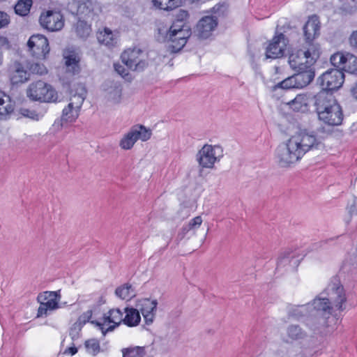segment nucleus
Wrapping results in <instances>:
<instances>
[{
	"label": "nucleus",
	"mask_w": 357,
	"mask_h": 357,
	"mask_svg": "<svg viewBox=\"0 0 357 357\" xmlns=\"http://www.w3.org/2000/svg\"><path fill=\"white\" fill-rule=\"evenodd\" d=\"M318 119L329 126L342 124L344 114L342 107L337 102L332 93L320 91L311 98Z\"/></svg>",
	"instance_id": "obj_1"
},
{
	"label": "nucleus",
	"mask_w": 357,
	"mask_h": 357,
	"mask_svg": "<svg viewBox=\"0 0 357 357\" xmlns=\"http://www.w3.org/2000/svg\"><path fill=\"white\" fill-rule=\"evenodd\" d=\"M346 303L347 296L344 287L336 280L329 284L325 291L313 300L312 305L317 311L336 317V311L342 312L346 309Z\"/></svg>",
	"instance_id": "obj_2"
},
{
	"label": "nucleus",
	"mask_w": 357,
	"mask_h": 357,
	"mask_svg": "<svg viewBox=\"0 0 357 357\" xmlns=\"http://www.w3.org/2000/svg\"><path fill=\"white\" fill-rule=\"evenodd\" d=\"M158 40L171 43L169 48L173 52L180 51L192 34L190 26H183L178 24H172L169 27H158Z\"/></svg>",
	"instance_id": "obj_3"
},
{
	"label": "nucleus",
	"mask_w": 357,
	"mask_h": 357,
	"mask_svg": "<svg viewBox=\"0 0 357 357\" xmlns=\"http://www.w3.org/2000/svg\"><path fill=\"white\" fill-rule=\"evenodd\" d=\"M291 29L290 23H286L282 26L278 25L276 26L274 36L268 41L265 48L266 59H276L284 56L287 47L289 43L287 34Z\"/></svg>",
	"instance_id": "obj_4"
},
{
	"label": "nucleus",
	"mask_w": 357,
	"mask_h": 357,
	"mask_svg": "<svg viewBox=\"0 0 357 357\" xmlns=\"http://www.w3.org/2000/svg\"><path fill=\"white\" fill-rule=\"evenodd\" d=\"M27 97L33 101L55 102L58 99L56 90L49 84L38 80L29 84L26 89Z\"/></svg>",
	"instance_id": "obj_5"
},
{
	"label": "nucleus",
	"mask_w": 357,
	"mask_h": 357,
	"mask_svg": "<svg viewBox=\"0 0 357 357\" xmlns=\"http://www.w3.org/2000/svg\"><path fill=\"white\" fill-rule=\"evenodd\" d=\"M302 154L291 138L275 149V158L281 167H289L301 159Z\"/></svg>",
	"instance_id": "obj_6"
},
{
	"label": "nucleus",
	"mask_w": 357,
	"mask_h": 357,
	"mask_svg": "<svg viewBox=\"0 0 357 357\" xmlns=\"http://www.w3.org/2000/svg\"><path fill=\"white\" fill-rule=\"evenodd\" d=\"M344 81V74L337 68H331L317 78V84L321 86V91L327 93L339 89Z\"/></svg>",
	"instance_id": "obj_7"
},
{
	"label": "nucleus",
	"mask_w": 357,
	"mask_h": 357,
	"mask_svg": "<svg viewBox=\"0 0 357 357\" xmlns=\"http://www.w3.org/2000/svg\"><path fill=\"white\" fill-rule=\"evenodd\" d=\"M152 135L151 130L137 124L131 127L119 142V146L123 150L131 149L138 139L142 142L149 140Z\"/></svg>",
	"instance_id": "obj_8"
},
{
	"label": "nucleus",
	"mask_w": 357,
	"mask_h": 357,
	"mask_svg": "<svg viewBox=\"0 0 357 357\" xmlns=\"http://www.w3.org/2000/svg\"><path fill=\"white\" fill-rule=\"evenodd\" d=\"M121 59L122 62L130 70H144L149 65L146 54L139 48L129 49L124 51Z\"/></svg>",
	"instance_id": "obj_9"
},
{
	"label": "nucleus",
	"mask_w": 357,
	"mask_h": 357,
	"mask_svg": "<svg viewBox=\"0 0 357 357\" xmlns=\"http://www.w3.org/2000/svg\"><path fill=\"white\" fill-rule=\"evenodd\" d=\"M123 313L119 308L110 310L100 321L93 320L91 324L98 326L105 335L107 332L112 331L123 321Z\"/></svg>",
	"instance_id": "obj_10"
},
{
	"label": "nucleus",
	"mask_w": 357,
	"mask_h": 357,
	"mask_svg": "<svg viewBox=\"0 0 357 357\" xmlns=\"http://www.w3.org/2000/svg\"><path fill=\"white\" fill-rule=\"evenodd\" d=\"M27 47L31 54L37 59H45L50 50L48 39L42 34L32 35Z\"/></svg>",
	"instance_id": "obj_11"
},
{
	"label": "nucleus",
	"mask_w": 357,
	"mask_h": 357,
	"mask_svg": "<svg viewBox=\"0 0 357 357\" xmlns=\"http://www.w3.org/2000/svg\"><path fill=\"white\" fill-rule=\"evenodd\" d=\"M291 139L294 141L303 156L310 150L317 148L319 144L314 132L307 130H301L297 135L292 136Z\"/></svg>",
	"instance_id": "obj_12"
},
{
	"label": "nucleus",
	"mask_w": 357,
	"mask_h": 357,
	"mask_svg": "<svg viewBox=\"0 0 357 357\" xmlns=\"http://www.w3.org/2000/svg\"><path fill=\"white\" fill-rule=\"evenodd\" d=\"M41 26L49 31H58L64 26L63 16L61 11L48 10L42 13L39 18Z\"/></svg>",
	"instance_id": "obj_13"
},
{
	"label": "nucleus",
	"mask_w": 357,
	"mask_h": 357,
	"mask_svg": "<svg viewBox=\"0 0 357 357\" xmlns=\"http://www.w3.org/2000/svg\"><path fill=\"white\" fill-rule=\"evenodd\" d=\"M220 149L219 146L205 144L198 151L196 158L199 166L203 168L211 169L214 167L216 161L218 160L216 156L215 150Z\"/></svg>",
	"instance_id": "obj_14"
},
{
	"label": "nucleus",
	"mask_w": 357,
	"mask_h": 357,
	"mask_svg": "<svg viewBox=\"0 0 357 357\" xmlns=\"http://www.w3.org/2000/svg\"><path fill=\"white\" fill-rule=\"evenodd\" d=\"M218 19L215 16L203 17L197 23L195 32L199 38L206 39L218 26Z\"/></svg>",
	"instance_id": "obj_15"
},
{
	"label": "nucleus",
	"mask_w": 357,
	"mask_h": 357,
	"mask_svg": "<svg viewBox=\"0 0 357 357\" xmlns=\"http://www.w3.org/2000/svg\"><path fill=\"white\" fill-rule=\"evenodd\" d=\"M294 70L296 71L294 76L296 77L301 89L307 86L314 78L315 72L312 64L305 63V65H301Z\"/></svg>",
	"instance_id": "obj_16"
},
{
	"label": "nucleus",
	"mask_w": 357,
	"mask_h": 357,
	"mask_svg": "<svg viewBox=\"0 0 357 357\" xmlns=\"http://www.w3.org/2000/svg\"><path fill=\"white\" fill-rule=\"evenodd\" d=\"M158 302L156 300L149 298H143L139 301L137 304V307L145 320L146 324L150 325L153 323L156 312Z\"/></svg>",
	"instance_id": "obj_17"
},
{
	"label": "nucleus",
	"mask_w": 357,
	"mask_h": 357,
	"mask_svg": "<svg viewBox=\"0 0 357 357\" xmlns=\"http://www.w3.org/2000/svg\"><path fill=\"white\" fill-rule=\"evenodd\" d=\"M68 10L78 19L84 18L93 10L92 2L90 0H73L68 4Z\"/></svg>",
	"instance_id": "obj_18"
},
{
	"label": "nucleus",
	"mask_w": 357,
	"mask_h": 357,
	"mask_svg": "<svg viewBox=\"0 0 357 357\" xmlns=\"http://www.w3.org/2000/svg\"><path fill=\"white\" fill-rule=\"evenodd\" d=\"M9 77L12 85H18L27 82L30 79V73L22 63L15 61L10 68Z\"/></svg>",
	"instance_id": "obj_19"
},
{
	"label": "nucleus",
	"mask_w": 357,
	"mask_h": 357,
	"mask_svg": "<svg viewBox=\"0 0 357 357\" xmlns=\"http://www.w3.org/2000/svg\"><path fill=\"white\" fill-rule=\"evenodd\" d=\"M65 65L66 70L73 75H77L81 71L80 61L81 57L78 53L74 50H68L64 53Z\"/></svg>",
	"instance_id": "obj_20"
},
{
	"label": "nucleus",
	"mask_w": 357,
	"mask_h": 357,
	"mask_svg": "<svg viewBox=\"0 0 357 357\" xmlns=\"http://www.w3.org/2000/svg\"><path fill=\"white\" fill-rule=\"evenodd\" d=\"M303 29L305 41L313 42L320 34L319 20L316 17H310L303 26Z\"/></svg>",
	"instance_id": "obj_21"
},
{
	"label": "nucleus",
	"mask_w": 357,
	"mask_h": 357,
	"mask_svg": "<svg viewBox=\"0 0 357 357\" xmlns=\"http://www.w3.org/2000/svg\"><path fill=\"white\" fill-rule=\"evenodd\" d=\"M307 47L300 52L303 54L302 59H305V63L314 65L320 56V47L317 43L306 42Z\"/></svg>",
	"instance_id": "obj_22"
},
{
	"label": "nucleus",
	"mask_w": 357,
	"mask_h": 357,
	"mask_svg": "<svg viewBox=\"0 0 357 357\" xmlns=\"http://www.w3.org/2000/svg\"><path fill=\"white\" fill-rule=\"evenodd\" d=\"M15 102L10 97L0 91V119H3L14 111Z\"/></svg>",
	"instance_id": "obj_23"
},
{
	"label": "nucleus",
	"mask_w": 357,
	"mask_h": 357,
	"mask_svg": "<svg viewBox=\"0 0 357 357\" xmlns=\"http://www.w3.org/2000/svg\"><path fill=\"white\" fill-rule=\"evenodd\" d=\"M124 312L126 313V315L123 317V323L125 325L129 327H133L139 325L141 321V317L137 309L133 307H126L124 309Z\"/></svg>",
	"instance_id": "obj_24"
},
{
	"label": "nucleus",
	"mask_w": 357,
	"mask_h": 357,
	"mask_svg": "<svg viewBox=\"0 0 357 357\" xmlns=\"http://www.w3.org/2000/svg\"><path fill=\"white\" fill-rule=\"evenodd\" d=\"M79 114V109L73 106L72 103L68 105L63 109L61 117V126L64 123H73L76 121Z\"/></svg>",
	"instance_id": "obj_25"
},
{
	"label": "nucleus",
	"mask_w": 357,
	"mask_h": 357,
	"mask_svg": "<svg viewBox=\"0 0 357 357\" xmlns=\"http://www.w3.org/2000/svg\"><path fill=\"white\" fill-rule=\"evenodd\" d=\"M45 299L46 302H42L43 306L45 307L49 312L55 310L61 306L59 305V301L61 298V294L59 291H47L45 292Z\"/></svg>",
	"instance_id": "obj_26"
},
{
	"label": "nucleus",
	"mask_w": 357,
	"mask_h": 357,
	"mask_svg": "<svg viewBox=\"0 0 357 357\" xmlns=\"http://www.w3.org/2000/svg\"><path fill=\"white\" fill-rule=\"evenodd\" d=\"M296 255L292 251H285L281 253L278 257L276 269L278 270L291 264L293 266H298V260L296 259Z\"/></svg>",
	"instance_id": "obj_27"
},
{
	"label": "nucleus",
	"mask_w": 357,
	"mask_h": 357,
	"mask_svg": "<svg viewBox=\"0 0 357 357\" xmlns=\"http://www.w3.org/2000/svg\"><path fill=\"white\" fill-rule=\"evenodd\" d=\"M97 39L100 44H103L108 47L114 46L117 43L112 31L108 28H105L102 31L98 32L97 33Z\"/></svg>",
	"instance_id": "obj_28"
},
{
	"label": "nucleus",
	"mask_w": 357,
	"mask_h": 357,
	"mask_svg": "<svg viewBox=\"0 0 357 357\" xmlns=\"http://www.w3.org/2000/svg\"><path fill=\"white\" fill-rule=\"evenodd\" d=\"M77 90H79V92H77L71 97L69 103H72L74 107L80 110L82 105L86 98V90L84 86L82 84L78 86Z\"/></svg>",
	"instance_id": "obj_29"
},
{
	"label": "nucleus",
	"mask_w": 357,
	"mask_h": 357,
	"mask_svg": "<svg viewBox=\"0 0 357 357\" xmlns=\"http://www.w3.org/2000/svg\"><path fill=\"white\" fill-rule=\"evenodd\" d=\"M275 90L278 89H282L285 90L292 89H301L299 84L297 82L296 77L294 75L288 77L284 80L278 82L273 86Z\"/></svg>",
	"instance_id": "obj_30"
},
{
	"label": "nucleus",
	"mask_w": 357,
	"mask_h": 357,
	"mask_svg": "<svg viewBox=\"0 0 357 357\" xmlns=\"http://www.w3.org/2000/svg\"><path fill=\"white\" fill-rule=\"evenodd\" d=\"M347 53L337 52L331 56V63L335 67V68L340 69V70H344L348 57Z\"/></svg>",
	"instance_id": "obj_31"
},
{
	"label": "nucleus",
	"mask_w": 357,
	"mask_h": 357,
	"mask_svg": "<svg viewBox=\"0 0 357 357\" xmlns=\"http://www.w3.org/2000/svg\"><path fill=\"white\" fill-rule=\"evenodd\" d=\"M33 5V0H18L15 6V12L20 16H26Z\"/></svg>",
	"instance_id": "obj_32"
},
{
	"label": "nucleus",
	"mask_w": 357,
	"mask_h": 357,
	"mask_svg": "<svg viewBox=\"0 0 357 357\" xmlns=\"http://www.w3.org/2000/svg\"><path fill=\"white\" fill-rule=\"evenodd\" d=\"M115 294L122 300H128L135 296L132 285L128 283L117 287Z\"/></svg>",
	"instance_id": "obj_33"
},
{
	"label": "nucleus",
	"mask_w": 357,
	"mask_h": 357,
	"mask_svg": "<svg viewBox=\"0 0 357 357\" xmlns=\"http://www.w3.org/2000/svg\"><path fill=\"white\" fill-rule=\"evenodd\" d=\"M153 5L159 9L171 10L179 6L178 0H153Z\"/></svg>",
	"instance_id": "obj_34"
},
{
	"label": "nucleus",
	"mask_w": 357,
	"mask_h": 357,
	"mask_svg": "<svg viewBox=\"0 0 357 357\" xmlns=\"http://www.w3.org/2000/svg\"><path fill=\"white\" fill-rule=\"evenodd\" d=\"M123 357H144L146 354L145 347H133L122 349Z\"/></svg>",
	"instance_id": "obj_35"
},
{
	"label": "nucleus",
	"mask_w": 357,
	"mask_h": 357,
	"mask_svg": "<svg viewBox=\"0 0 357 357\" xmlns=\"http://www.w3.org/2000/svg\"><path fill=\"white\" fill-rule=\"evenodd\" d=\"M301 51H302V50L293 52L289 56V63L292 69L297 68L300 67V66L305 64V59H302L303 54L300 53Z\"/></svg>",
	"instance_id": "obj_36"
},
{
	"label": "nucleus",
	"mask_w": 357,
	"mask_h": 357,
	"mask_svg": "<svg viewBox=\"0 0 357 357\" xmlns=\"http://www.w3.org/2000/svg\"><path fill=\"white\" fill-rule=\"evenodd\" d=\"M339 10L342 15L355 13L357 11V0H349L343 2Z\"/></svg>",
	"instance_id": "obj_37"
},
{
	"label": "nucleus",
	"mask_w": 357,
	"mask_h": 357,
	"mask_svg": "<svg viewBox=\"0 0 357 357\" xmlns=\"http://www.w3.org/2000/svg\"><path fill=\"white\" fill-rule=\"evenodd\" d=\"M309 307V304L295 306L289 310V316L297 319H300L307 315Z\"/></svg>",
	"instance_id": "obj_38"
},
{
	"label": "nucleus",
	"mask_w": 357,
	"mask_h": 357,
	"mask_svg": "<svg viewBox=\"0 0 357 357\" xmlns=\"http://www.w3.org/2000/svg\"><path fill=\"white\" fill-rule=\"evenodd\" d=\"M347 60L344 66L345 71L357 75V56L351 53H347Z\"/></svg>",
	"instance_id": "obj_39"
},
{
	"label": "nucleus",
	"mask_w": 357,
	"mask_h": 357,
	"mask_svg": "<svg viewBox=\"0 0 357 357\" xmlns=\"http://www.w3.org/2000/svg\"><path fill=\"white\" fill-rule=\"evenodd\" d=\"M288 336L292 340L303 339L306 336L304 331H302L298 325H291L287 329Z\"/></svg>",
	"instance_id": "obj_40"
},
{
	"label": "nucleus",
	"mask_w": 357,
	"mask_h": 357,
	"mask_svg": "<svg viewBox=\"0 0 357 357\" xmlns=\"http://www.w3.org/2000/svg\"><path fill=\"white\" fill-rule=\"evenodd\" d=\"M84 344L89 354L93 356H96L100 352V343L99 341L96 339L88 340L85 342Z\"/></svg>",
	"instance_id": "obj_41"
},
{
	"label": "nucleus",
	"mask_w": 357,
	"mask_h": 357,
	"mask_svg": "<svg viewBox=\"0 0 357 357\" xmlns=\"http://www.w3.org/2000/svg\"><path fill=\"white\" fill-rule=\"evenodd\" d=\"M76 32L79 37L85 38L89 36L90 33V27L84 20L78 19L76 26Z\"/></svg>",
	"instance_id": "obj_42"
},
{
	"label": "nucleus",
	"mask_w": 357,
	"mask_h": 357,
	"mask_svg": "<svg viewBox=\"0 0 357 357\" xmlns=\"http://www.w3.org/2000/svg\"><path fill=\"white\" fill-rule=\"evenodd\" d=\"M188 17V13L184 10H179L178 13L176 16L175 20L172 24H178L179 25H183V26H190L186 24L185 20Z\"/></svg>",
	"instance_id": "obj_43"
},
{
	"label": "nucleus",
	"mask_w": 357,
	"mask_h": 357,
	"mask_svg": "<svg viewBox=\"0 0 357 357\" xmlns=\"http://www.w3.org/2000/svg\"><path fill=\"white\" fill-rule=\"evenodd\" d=\"M29 70L34 74L44 75L47 73V68L44 64L40 63H33L29 66Z\"/></svg>",
	"instance_id": "obj_44"
},
{
	"label": "nucleus",
	"mask_w": 357,
	"mask_h": 357,
	"mask_svg": "<svg viewBox=\"0 0 357 357\" xmlns=\"http://www.w3.org/2000/svg\"><path fill=\"white\" fill-rule=\"evenodd\" d=\"M289 105L292 107H294V109H301L303 105H306L305 96H296V97L289 102Z\"/></svg>",
	"instance_id": "obj_45"
},
{
	"label": "nucleus",
	"mask_w": 357,
	"mask_h": 357,
	"mask_svg": "<svg viewBox=\"0 0 357 357\" xmlns=\"http://www.w3.org/2000/svg\"><path fill=\"white\" fill-rule=\"evenodd\" d=\"M351 49L357 54V30L353 31L348 38Z\"/></svg>",
	"instance_id": "obj_46"
},
{
	"label": "nucleus",
	"mask_w": 357,
	"mask_h": 357,
	"mask_svg": "<svg viewBox=\"0 0 357 357\" xmlns=\"http://www.w3.org/2000/svg\"><path fill=\"white\" fill-rule=\"evenodd\" d=\"M121 88L120 86H115L109 91V98L114 101H119L121 96Z\"/></svg>",
	"instance_id": "obj_47"
},
{
	"label": "nucleus",
	"mask_w": 357,
	"mask_h": 357,
	"mask_svg": "<svg viewBox=\"0 0 357 357\" xmlns=\"http://www.w3.org/2000/svg\"><path fill=\"white\" fill-rule=\"evenodd\" d=\"M81 331V328L79 326L75 324L73 325V326L70 329L69 335L71 337L73 340H75L79 337V332Z\"/></svg>",
	"instance_id": "obj_48"
},
{
	"label": "nucleus",
	"mask_w": 357,
	"mask_h": 357,
	"mask_svg": "<svg viewBox=\"0 0 357 357\" xmlns=\"http://www.w3.org/2000/svg\"><path fill=\"white\" fill-rule=\"evenodd\" d=\"M347 210L351 216L357 215V197H354L351 203L348 205Z\"/></svg>",
	"instance_id": "obj_49"
},
{
	"label": "nucleus",
	"mask_w": 357,
	"mask_h": 357,
	"mask_svg": "<svg viewBox=\"0 0 357 357\" xmlns=\"http://www.w3.org/2000/svg\"><path fill=\"white\" fill-rule=\"evenodd\" d=\"M9 23V15L6 13L0 11V29L6 27Z\"/></svg>",
	"instance_id": "obj_50"
},
{
	"label": "nucleus",
	"mask_w": 357,
	"mask_h": 357,
	"mask_svg": "<svg viewBox=\"0 0 357 357\" xmlns=\"http://www.w3.org/2000/svg\"><path fill=\"white\" fill-rule=\"evenodd\" d=\"M202 222V219L201 216H197L188 223V225L190 226V227L192 229L196 227H199Z\"/></svg>",
	"instance_id": "obj_51"
},
{
	"label": "nucleus",
	"mask_w": 357,
	"mask_h": 357,
	"mask_svg": "<svg viewBox=\"0 0 357 357\" xmlns=\"http://www.w3.org/2000/svg\"><path fill=\"white\" fill-rule=\"evenodd\" d=\"M21 113L23 116L33 119H38V114L36 113L34 111H31L28 109H22Z\"/></svg>",
	"instance_id": "obj_52"
},
{
	"label": "nucleus",
	"mask_w": 357,
	"mask_h": 357,
	"mask_svg": "<svg viewBox=\"0 0 357 357\" xmlns=\"http://www.w3.org/2000/svg\"><path fill=\"white\" fill-rule=\"evenodd\" d=\"M192 229L190 227V226L187 224V225H185L182 227V228L181 229V231L178 232V238L181 240L183 239L186 234L190 231Z\"/></svg>",
	"instance_id": "obj_53"
},
{
	"label": "nucleus",
	"mask_w": 357,
	"mask_h": 357,
	"mask_svg": "<svg viewBox=\"0 0 357 357\" xmlns=\"http://www.w3.org/2000/svg\"><path fill=\"white\" fill-rule=\"evenodd\" d=\"M114 69L123 77H125L126 75H128V73L126 72V70L125 69L124 66L121 64L115 63Z\"/></svg>",
	"instance_id": "obj_54"
},
{
	"label": "nucleus",
	"mask_w": 357,
	"mask_h": 357,
	"mask_svg": "<svg viewBox=\"0 0 357 357\" xmlns=\"http://www.w3.org/2000/svg\"><path fill=\"white\" fill-rule=\"evenodd\" d=\"M49 314L48 310L43 306V304L40 303V305L38 309L37 317H41L43 316H47Z\"/></svg>",
	"instance_id": "obj_55"
},
{
	"label": "nucleus",
	"mask_w": 357,
	"mask_h": 357,
	"mask_svg": "<svg viewBox=\"0 0 357 357\" xmlns=\"http://www.w3.org/2000/svg\"><path fill=\"white\" fill-rule=\"evenodd\" d=\"M1 48L9 49L10 48V43L8 39L4 36H0V50Z\"/></svg>",
	"instance_id": "obj_56"
},
{
	"label": "nucleus",
	"mask_w": 357,
	"mask_h": 357,
	"mask_svg": "<svg viewBox=\"0 0 357 357\" xmlns=\"http://www.w3.org/2000/svg\"><path fill=\"white\" fill-rule=\"evenodd\" d=\"M226 7L223 4H217L213 8V13L220 15L221 13H224Z\"/></svg>",
	"instance_id": "obj_57"
},
{
	"label": "nucleus",
	"mask_w": 357,
	"mask_h": 357,
	"mask_svg": "<svg viewBox=\"0 0 357 357\" xmlns=\"http://www.w3.org/2000/svg\"><path fill=\"white\" fill-rule=\"evenodd\" d=\"M77 353V348L75 346L70 347L68 348H66L63 352L65 354H70L71 356H73Z\"/></svg>",
	"instance_id": "obj_58"
},
{
	"label": "nucleus",
	"mask_w": 357,
	"mask_h": 357,
	"mask_svg": "<svg viewBox=\"0 0 357 357\" xmlns=\"http://www.w3.org/2000/svg\"><path fill=\"white\" fill-rule=\"evenodd\" d=\"M91 317H92V310L86 311L82 316V317L84 318V321H89Z\"/></svg>",
	"instance_id": "obj_59"
},
{
	"label": "nucleus",
	"mask_w": 357,
	"mask_h": 357,
	"mask_svg": "<svg viewBox=\"0 0 357 357\" xmlns=\"http://www.w3.org/2000/svg\"><path fill=\"white\" fill-rule=\"evenodd\" d=\"M351 93L353 97L357 100V82L351 88Z\"/></svg>",
	"instance_id": "obj_60"
},
{
	"label": "nucleus",
	"mask_w": 357,
	"mask_h": 357,
	"mask_svg": "<svg viewBox=\"0 0 357 357\" xmlns=\"http://www.w3.org/2000/svg\"><path fill=\"white\" fill-rule=\"evenodd\" d=\"M252 62H251V65H252V68L255 70H258L259 69V65L255 62V59H254V56H252Z\"/></svg>",
	"instance_id": "obj_61"
},
{
	"label": "nucleus",
	"mask_w": 357,
	"mask_h": 357,
	"mask_svg": "<svg viewBox=\"0 0 357 357\" xmlns=\"http://www.w3.org/2000/svg\"><path fill=\"white\" fill-rule=\"evenodd\" d=\"M3 63V56H2V51L0 50V66Z\"/></svg>",
	"instance_id": "obj_62"
},
{
	"label": "nucleus",
	"mask_w": 357,
	"mask_h": 357,
	"mask_svg": "<svg viewBox=\"0 0 357 357\" xmlns=\"http://www.w3.org/2000/svg\"><path fill=\"white\" fill-rule=\"evenodd\" d=\"M202 172V169H200V172H199V174H200V175H201Z\"/></svg>",
	"instance_id": "obj_63"
}]
</instances>
